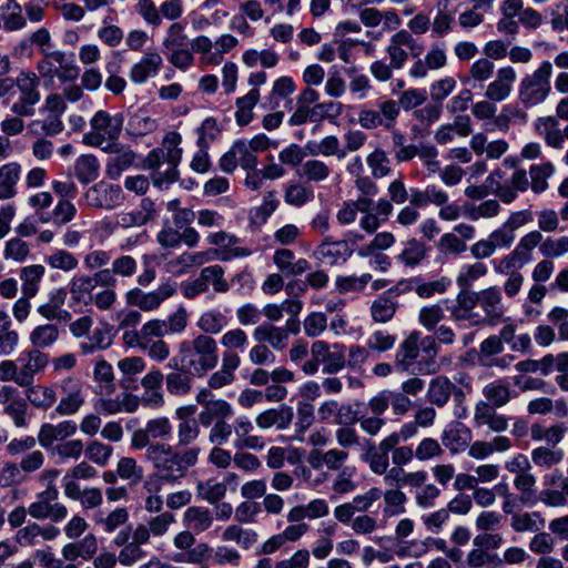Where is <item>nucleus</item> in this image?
Wrapping results in <instances>:
<instances>
[{
  "label": "nucleus",
  "instance_id": "f257e3e1",
  "mask_svg": "<svg viewBox=\"0 0 568 568\" xmlns=\"http://www.w3.org/2000/svg\"><path fill=\"white\" fill-rule=\"evenodd\" d=\"M132 449H145L143 457L160 478L168 484H175L182 479L185 467L195 459L196 450L180 452L171 444L152 442L146 427L135 429L131 435Z\"/></svg>",
  "mask_w": 568,
  "mask_h": 568
},
{
  "label": "nucleus",
  "instance_id": "f03ea898",
  "mask_svg": "<svg viewBox=\"0 0 568 568\" xmlns=\"http://www.w3.org/2000/svg\"><path fill=\"white\" fill-rule=\"evenodd\" d=\"M124 120L122 112L112 114L106 110L97 111L90 119L91 130L83 135V143L104 152L112 151L122 133Z\"/></svg>",
  "mask_w": 568,
  "mask_h": 568
},
{
  "label": "nucleus",
  "instance_id": "7ed1b4c3",
  "mask_svg": "<svg viewBox=\"0 0 568 568\" xmlns=\"http://www.w3.org/2000/svg\"><path fill=\"white\" fill-rule=\"evenodd\" d=\"M551 75L552 64L546 60L534 72L523 77L517 89L519 104L525 109L542 104L551 92Z\"/></svg>",
  "mask_w": 568,
  "mask_h": 568
},
{
  "label": "nucleus",
  "instance_id": "20e7f679",
  "mask_svg": "<svg viewBox=\"0 0 568 568\" xmlns=\"http://www.w3.org/2000/svg\"><path fill=\"white\" fill-rule=\"evenodd\" d=\"M311 356L312 358L302 365V371L306 375L316 374L321 364L324 374H336L346 365V348L339 343L329 345L325 341H316L311 346Z\"/></svg>",
  "mask_w": 568,
  "mask_h": 568
},
{
  "label": "nucleus",
  "instance_id": "39448f33",
  "mask_svg": "<svg viewBox=\"0 0 568 568\" xmlns=\"http://www.w3.org/2000/svg\"><path fill=\"white\" fill-rule=\"evenodd\" d=\"M373 206V199L366 196L344 201L336 212V221L341 226H348L354 224L358 213H362L359 227L366 233L373 234L378 230L377 216L372 215Z\"/></svg>",
  "mask_w": 568,
  "mask_h": 568
},
{
  "label": "nucleus",
  "instance_id": "423d86ee",
  "mask_svg": "<svg viewBox=\"0 0 568 568\" xmlns=\"http://www.w3.org/2000/svg\"><path fill=\"white\" fill-rule=\"evenodd\" d=\"M37 70L44 79L58 78L62 82L73 81L79 75L73 55L63 51L45 52L38 61Z\"/></svg>",
  "mask_w": 568,
  "mask_h": 568
},
{
  "label": "nucleus",
  "instance_id": "0eeeda50",
  "mask_svg": "<svg viewBox=\"0 0 568 568\" xmlns=\"http://www.w3.org/2000/svg\"><path fill=\"white\" fill-rule=\"evenodd\" d=\"M14 87L18 88L19 98L12 103L11 112L20 116L33 115L34 106L41 99L39 77L34 72L22 71L16 77Z\"/></svg>",
  "mask_w": 568,
  "mask_h": 568
},
{
  "label": "nucleus",
  "instance_id": "6e6552de",
  "mask_svg": "<svg viewBox=\"0 0 568 568\" xmlns=\"http://www.w3.org/2000/svg\"><path fill=\"white\" fill-rule=\"evenodd\" d=\"M28 514L36 520L50 519L60 523L68 517V507L59 501L57 487H47L36 495L34 500L28 506Z\"/></svg>",
  "mask_w": 568,
  "mask_h": 568
},
{
  "label": "nucleus",
  "instance_id": "1a4fd4ad",
  "mask_svg": "<svg viewBox=\"0 0 568 568\" xmlns=\"http://www.w3.org/2000/svg\"><path fill=\"white\" fill-rule=\"evenodd\" d=\"M178 291V284L172 281L161 283L155 290L145 292L139 287L129 290L124 297L129 306L142 312H154L162 303L172 297Z\"/></svg>",
  "mask_w": 568,
  "mask_h": 568
},
{
  "label": "nucleus",
  "instance_id": "9d476101",
  "mask_svg": "<svg viewBox=\"0 0 568 568\" xmlns=\"http://www.w3.org/2000/svg\"><path fill=\"white\" fill-rule=\"evenodd\" d=\"M424 51V45L406 29L397 30L389 39L386 52L392 65L399 70L408 59V54L418 58Z\"/></svg>",
  "mask_w": 568,
  "mask_h": 568
},
{
  "label": "nucleus",
  "instance_id": "9b49d317",
  "mask_svg": "<svg viewBox=\"0 0 568 568\" xmlns=\"http://www.w3.org/2000/svg\"><path fill=\"white\" fill-rule=\"evenodd\" d=\"M181 142L182 136L175 131L166 133L163 138L161 146L159 148L162 149L165 152L166 158H169V169L163 170V173H158L153 178L155 185L162 186L163 184H171L178 180V166L183 154V150L180 146Z\"/></svg>",
  "mask_w": 568,
  "mask_h": 568
},
{
  "label": "nucleus",
  "instance_id": "f8f14e48",
  "mask_svg": "<svg viewBox=\"0 0 568 568\" xmlns=\"http://www.w3.org/2000/svg\"><path fill=\"white\" fill-rule=\"evenodd\" d=\"M84 197L90 206L112 210L122 204L124 194L120 185L100 181L88 189Z\"/></svg>",
  "mask_w": 568,
  "mask_h": 568
},
{
  "label": "nucleus",
  "instance_id": "ddd939ff",
  "mask_svg": "<svg viewBox=\"0 0 568 568\" xmlns=\"http://www.w3.org/2000/svg\"><path fill=\"white\" fill-rule=\"evenodd\" d=\"M426 397L432 405L442 408L450 397L454 402H460L465 398V393L446 376H437L429 382Z\"/></svg>",
  "mask_w": 568,
  "mask_h": 568
},
{
  "label": "nucleus",
  "instance_id": "4468645a",
  "mask_svg": "<svg viewBox=\"0 0 568 568\" xmlns=\"http://www.w3.org/2000/svg\"><path fill=\"white\" fill-rule=\"evenodd\" d=\"M498 407L489 403L477 402L474 407V426L477 428L486 427L493 433H503L509 427V418L498 413Z\"/></svg>",
  "mask_w": 568,
  "mask_h": 568
},
{
  "label": "nucleus",
  "instance_id": "2eb2a0df",
  "mask_svg": "<svg viewBox=\"0 0 568 568\" xmlns=\"http://www.w3.org/2000/svg\"><path fill=\"white\" fill-rule=\"evenodd\" d=\"M478 305L485 314L484 323L497 324L506 312L499 287L489 286L476 292Z\"/></svg>",
  "mask_w": 568,
  "mask_h": 568
},
{
  "label": "nucleus",
  "instance_id": "dca6fc26",
  "mask_svg": "<svg viewBox=\"0 0 568 568\" xmlns=\"http://www.w3.org/2000/svg\"><path fill=\"white\" fill-rule=\"evenodd\" d=\"M517 79L516 70L510 67H503L497 70L495 79L488 83L485 90V98L495 103L507 100Z\"/></svg>",
  "mask_w": 568,
  "mask_h": 568
},
{
  "label": "nucleus",
  "instance_id": "f3484780",
  "mask_svg": "<svg viewBox=\"0 0 568 568\" xmlns=\"http://www.w3.org/2000/svg\"><path fill=\"white\" fill-rule=\"evenodd\" d=\"M60 387L63 397L55 407V413L61 416L75 414L84 404L81 382L73 377H67L61 382Z\"/></svg>",
  "mask_w": 568,
  "mask_h": 568
},
{
  "label": "nucleus",
  "instance_id": "a211bd4d",
  "mask_svg": "<svg viewBox=\"0 0 568 568\" xmlns=\"http://www.w3.org/2000/svg\"><path fill=\"white\" fill-rule=\"evenodd\" d=\"M234 433L233 446L237 450L251 449L261 450L265 447L263 437L253 435L254 426L247 416H239L232 424Z\"/></svg>",
  "mask_w": 568,
  "mask_h": 568
},
{
  "label": "nucleus",
  "instance_id": "6ab92c4d",
  "mask_svg": "<svg viewBox=\"0 0 568 568\" xmlns=\"http://www.w3.org/2000/svg\"><path fill=\"white\" fill-rule=\"evenodd\" d=\"M199 435L200 426L195 419H183L179 422L176 427L178 444L172 446L179 449L180 452L196 450L195 459L192 458L191 460L194 462H192V464L185 467L184 473L182 475V479L186 476L189 469L194 467L199 462L201 448L197 446H191L199 438Z\"/></svg>",
  "mask_w": 568,
  "mask_h": 568
},
{
  "label": "nucleus",
  "instance_id": "aec40b11",
  "mask_svg": "<svg viewBox=\"0 0 568 568\" xmlns=\"http://www.w3.org/2000/svg\"><path fill=\"white\" fill-rule=\"evenodd\" d=\"M151 534L145 524H139L131 531V541L121 549L119 561L123 566H131L145 556L142 546L149 544Z\"/></svg>",
  "mask_w": 568,
  "mask_h": 568
},
{
  "label": "nucleus",
  "instance_id": "412c9836",
  "mask_svg": "<svg viewBox=\"0 0 568 568\" xmlns=\"http://www.w3.org/2000/svg\"><path fill=\"white\" fill-rule=\"evenodd\" d=\"M504 352V343L497 335L485 338L479 345L478 363L483 367H499L505 369L509 366L513 356L496 357Z\"/></svg>",
  "mask_w": 568,
  "mask_h": 568
},
{
  "label": "nucleus",
  "instance_id": "4be33fe9",
  "mask_svg": "<svg viewBox=\"0 0 568 568\" xmlns=\"http://www.w3.org/2000/svg\"><path fill=\"white\" fill-rule=\"evenodd\" d=\"M447 64L446 50L440 45H432L423 59L418 58L410 67L408 74L413 79H424L429 71L444 68Z\"/></svg>",
  "mask_w": 568,
  "mask_h": 568
},
{
  "label": "nucleus",
  "instance_id": "5701e85b",
  "mask_svg": "<svg viewBox=\"0 0 568 568\" xmlns=\"http://www.w3.org/2000/svg\"><path fill=\"white\" fill-rule=\"evenodd\" d=\"M352 250L344 240L325 239L314 251V256L327 265H339L352 256Z\"/></svg>",
  "mask_w": 568,
  "mask_h": 568
},
{
  "label": "nucleus",
  "instance_id": "b1692460",
  "mask_svg": "<svg viewBox=\"0 0 568 568\" xmlns=\"http://www.w3.org/2000/svg\"><path fill=\"white\" fill-rule=\"evenodd\" d=\"M163 64V59L155 51L145 52L139 61L133 63L130 69L129 78L135 84H142L150 78L159 74Z\"/></svg>",
  "mask_w": 568,
  "mask_h": 568
},
{
  "label": "nucleus",
  "instance_id": "393cba45",
  "mask_svg": "<svg viewBox=\"0 0 568 568\" xmlns=\"http://www.w3.org/2000/svg\"><path fill=\"white\" fill-rule=\"evenodd\" d=\"M158 122L142 108L130 106L126 110L125 132L131 138H141L154 132Z\"/></svg>",
  "mask_w": 568,
  "mask_h": 568
},
{
  "label": "nucleus",
  "instance_id": "a878e982",
  "mask_svg": "<svg viewBox=\"0 0 568 568\" xmlns=\"http://www.w3.org/2000/svg\"><path fill=\"white\" fill-rule=\"evenodd\" d=\"M484 399L479 402L489 403L494 407L503 408L516 396V392L505 378H498L487 383L481 388Z\"/></svg>",
  "mask_w": 568,
  "mask_h": 568
},
{
  "label": "nucleus",
  "instance_id": "bb28decb",
  "mask_svg": "<svg viewBox=\"0 0 568 568\" xmlns=\"http://www.w3.org/2000/svg\"><path fill=\"white\" fill-rule=\"evenodd\" d=\"M478 305L476 292L462 290L456 296V305L450 310V317L455 322L469 321L473 325L484 323L474 312Z\"/></svg>",
  "mask_w": 568,
  "mask_h": 568
},
{
  "label": "nucleus",
  "instance_id": "cd10ccee",
  "mask_svg": "<svg viewBox=\"0 0 568 568\" xmlns=\"http://www.w3.org/2000/svg\"><path fill=\"white\" fill-rule=\"evenodd\" d=\"M78 426L73 420H63L58 424L45 423L38 433V442L43 448H50L54 442H62L73 436Z\"/></svg>",
  "mask_w": 568,
  "mask_h": 568
},
{
  "label": "nucleus",
  "instance_id": "c85d7f7f",
  "mask_svg": "<svg viewBox=\"0 0 568 568\" xmlns=\"http://www.w3.org/2000/svg\"><path fill=\"white\" fill-rule=\"evenodd\" d=\"M348 459L347 450L331 448L328 450H312L308 454L307 463L313 469L326 467L328 470L339 471Z\"/></svg>",
  "mask_w": 568,
  "mask_h": 568
},
{
  "label": "nucleus",
  "instance_id": "c756f323",
  "mask_svg": "<svg viewBox=\"0 0 568 568\" xmlns=\"http://www.w3.org/2000/svg\"><path fill=\"white\" fill-rule=\"evenodd\" d=\"M215 250L183 252L169 262V268L175 274H184L193 267H200L215 258Z\"/></svg>",
  "mask_w": 568,
  "mask_h": 568
},
{
  "label": "nucleus",
  "instance_id": "7c9ffc66",
  "mask_svg": "<svg viewBox=\"0 0 568 568\" xmlns=\"http://www.w3.org/2000/svg\"><path fill=\"white\" fill-rule=\"evenodd\" d=\"M294 417L293 409L290 406L282 405L277 408H271L261 412L255 417L256 426L262 429L276 427L277 429H286Z\"/></svg>",
  "mask_w": 568,
  "mask_h": 568
},
{
  "label": "nucleus",
  "instance_id": "2f4dec72",
  "mask_svg": "<svg viewBox=\"0 0 568 568\" xmlns=\"http://www.w3.org/2000/svg\"><path fill=\"white\" fill-rule=\"evenodd\" d=\"M440 439L452 454H458L469 446L471 430L462 423H453L444 429Z\"/></svg>",
  "mask_w": 568,
  "mask_h": 568
},
{
  "label": "nucleus",
  "instance_id": "473e14b6",
  "mask_svg": "<svg viewBox=\"0 0 568 568\" xmlns=\"http://www.w3.org/2000/svg\"><path fill=\"white\" fill-rule=\"evenodd\" d=\"M98 550L97 537L92 534L85 535L82 539L68 542L61 549L64 560L74 562L77 559H92Z\"/></svg>",
  "mask_w": 568,
  "mask_h": 568
},
{
  "label": "nucleus",
  "instance_id": "72a5a7b5",
  "mask_svg": "<svg viewBox=\"0 0 568 568\" xmlns=\"http://www.w3.org/2000/svg\"><path fill=\"white\" fill-rule=\"evenodd\" d=\"M49 364V356L39 349H31L27 354L24 363L19 368L20 387L31 386L34 376L42 372Z\"/></svg>",
  "mask_w": 568,
  "mask_h": 568
},
{
  "label": "nucleus",
  "instance_id": "f704fd0d",
  "mask_svg": "<svg viewBox=\"0 0 568 568\" xmlns=\"http://www.w3.org/2000/svg\"><path fill=\"white\" fill-rule=\"evenodd\" d=\"M192 346L205 371L209 372L216 367L219 363L216 341L209 335H197L192 341Z\"/></svg>",
  "mask_w": 568,
  "mask_h": 568
},
{
  "label": "nucleus",
  "instance_id": "c9c22d12",
  "mask_svg": "<svg viewBox=\"0 0 568 568\" xmlns=\"http://www.w3.org/2000/svg\"><path fill=\"white\" fill-rule=\"evenodd\" d=\"M179 365L181 366V369L190 374L203 375L206 373L202 363H199L197 355L195 354V349L192 344L185 342L180 345L179 356L173 357L168 366L170 368L178 369Z\"/></svg>",
  "mask_w": 568,
  "mask_h": 568
},
{
  "label": "nucleus",
  "instance_id": "e433bc0d",
  "mask_svg": "<svg viewBox=\"0 0 568 568\" xmlns=\"http://www.w3.org/2000/svg\"><path fill=\"white\" fill-rule=\"evenodd\" d=\"M220 344L224 348L222 357L231 356L241 364L239 352H243L248 344L247 334L240 327L226 331L220 338Z\"/></svg>",
  "mask_w": 568,
  "mask_h": 568
},
{
  "label": "nucleus",
  "instance_id": "4c0bfd02",
  "mask_svg": "<svg viewBox=\"0 0 568 568\" xmlns=\"http://www.w3.org/2000/svg\"><path fill=\"white\" fill-rule=\"evenodd\" d=\"M253 337L258 343H267L275 351H283L288 344V334L284 327L270 324L257 326Z\"/></svg>",
  "mask_w": 568,
  "mask_h": 568
},
{
  "label": "nucleus",
  "instance_id": "58836bf2",
  "mask_svg": "<svg viewBox=\"0 0 568 568\" xmlns=\"http://www.w3.org/2000/svg\"><path fill=\"white\" fill-rule=\"evenodd\" d=\"M21 165L10 162L0 166V201L13 199L17 195V184L20 180Z\"/></svg>",
  "mask_w": 568,
  "mask_h": 568
},
{
  "label": "nucleus",
  "instance_id": "ea45409f",
  "mask_svg": "<svg viewBox=\"0 0 568 568\" xmlns=\"http://www.w3.org/2000/svg\"><path fill=\"white\" fill-rule=\"evenodd\" d=\"M111 152L114 155L105 164V175L109 179L116 180L134 163L136 154L130 149H114V146H112Z\"/></svg>",
  "mask_w": 568,
  "mask_h": 568
},
{
  "label": "nucleus",
  "instance_id": "a19ab883",
  "mask_svg": "<svg viewBox=\"0 0 568 568\" xmlns=\"http://www.w3.org/2000/svg\"><path fill=\"white\" fill-rule=\"evenodd\" d=\"M418 341V333H412L399 345L395 355V364L400 371H408L417 359L419 355Z\"/></svg>",
  "mask_w": 568,
  "mask_h": 568
},
{
  "label": "nucleus",
  "instance_id": "79ce46f5",
  "mask_svg": "<svg viewBox=\"0 0 568 568\" xmlns=\"http://www.w3.org/2000/svg\"><path fill=\"white\" fill-rule=\"evenodd\" d=\"M24 387L27 388L26 399L28 404L30 403L37 409L48 410L57 402L55 390L51 386L33 385L32 383L31 386Z\"/></svg>",
  "mask_w": 568,
  "mask_h": 568
},
{
  "label": "nucleus",
  "instance_id": "37998d69",
  "mask_svg": "<svg viewBox=\"0 0 568 568\" xmlns=\"http://www.w3.org/2000/svg\"><path fill=\"white\" fill-rule=\"evenodd\" d=\"M294 253L287 248L275 251L273 261L275 265L286 275H300L310 270V263L305 258L293 261Z\"/></svg>",
  "mask_w": 568,
  "mask_h": 568
},
{
  "label": "nucleus",
  "instance_id": "c03bdc74",
  "mask_svg": "<svg viewBox=\"0 0 568 568\" xmlns=\"http://www.w3.org/2000/svg\"><path fill=\"white\" fill-rule=\"evenodd\" d=\"M45 273L43 265L33 264L20 270V280L22 282V295L34 297L40 288V282Z\"/></svg>",
  "mask_w": 568,
  "mask_h": 568
},
{
  "label": "nucleus",
  "instance_id": "a18cd8bd",
  "mask_svg": "<svg viewBox=\"0 0 568 568\" xmlns=\"http://www.w3.org/2000/svg\"><path fill=\"white\" fill-rule=\"evenodd\" d=\"M94 283L90 275L73 276L69 283L71 298L77 304L88 305L93 300Z\"/></svg>",
  "mask_w": 568,
  "mask_h": 568
},
{
  "label": "nucleus",
  "instance_id": "49530a36",
  "mask_svg": "<svg viewBox=\"0 0 568 568\" xmlns=\"http://www.w3.org/2000/svg\"><path fill=\"white\" fill-rule=\"evenodd\" d=\"M240 367L237 359H233L231 356L222 357L221 368L214 372L209 381L207 385L212 389H220L232 384L235 379V371Z\"/></svg>",
  "mask_w": 568,
  "mask_h": 568
},
{
  "label": "nucleus",
  "instance_id": "de8ad7c7",
  "mask_svg": "<svg viewBox=\"0 0 568 568\" xmlns=\"http://www.w3.org/2000/svg\"><path fill=\"white\" fill-rule=\"evenodd\" d=\"M183 521L196 534L207 530L213 524V516L207 508L192 506L183 515Z\"/></svg>",
  "mask_w": 568,
  "mask_h": 568
},
{
  "label": "nucleus",
  "instance_id": "09e8293b",
  "mask_svg": "<svg viewBox=\"0 0 568 568\" xmlns=\"http://www.w3.org/2000/svg\"><path fill=\"white\" fill-rule=\"evenodd\" d=\"M196 326L202 335L220 334L227 326V317L219 310H207L199 316Z\"/></svg>",
  "mask_w": 568,
  "mask_h": 568
},
{
  "label": "nucleus",
  "instance_id": "8fccbe9b",
  "mask_svg": "<svg viewBox=\"0 0 568 568\" xmlns=\"http://www.w3.org/2000/svg\"><path fill=\"white\" fill-rule=\"evenodd\" d=\"M60 336L59 327L55 324H42L36 326L29 334V341L36 349H43L52 346Z\"/></svg>",
  "mask_w": 568,
  "mask_h": 568
},
{
  "label": "nucleus",
  "instance_id": "3c124183",
  "mask_svg": "<svg viewBox=\"0 0 568 568\" xmlns=\"http://www.w3.org/2000/svg\"><path fill=\"white\" fill-rule=\"evenodd\" d=\"M488 273V267L485 263L476 261L470 264H465L459 270L456 276V284L459 288L469 291V288L481 277Z\"/></svg>",
  "mask_w": 568,
  "mask_h": 568
},
{
  "label": "nucleus",
  "instance_id": "603ef678",
  "mask_svg": "<svg viewBox=\"0 0 568 568\" xmlns=\"http://www.w3.org/2000/svg\"><path fill=\"white\" fill-rule=\"evenodd\" d=\"M112 344V337L106 327L94 328L85 341L79 344V348L83 355H90L98 351H104Z\"/></svg>",
  "mask_w": 568,
  "mask_h": 568
},
{
  "label": "nucleus",
  "instance_id": "864d4df0",
  "mask_svg": "<svg viewBox=\"0 0 568 568\" xmlns=\"http://www.w3.org/2000/svg\"><path fill=\"white\" fill-rule=\"evenodd\" d=\"M100 172V163L92 154H83L79 156L74 164V173L77 179L83 183L89 184L98 179Z\"/></svg>",
  "mask_w": 568,
  "mask_h": 568
},
{
  "label": "nucleus",
  "instance_id": "5fc2aeb1",
  "mask_svg": "<svg viewBox=\"0 0 568 568\" xmlns=\"http://www.w3.org/2000/svg\"><path fill=\"white\" fill-rule=\"evenodd\" d=\"M224 274V268L219 264H214L202 268L199 277L207 290L211 285L215 293H226L230 290V284Z\"/></svg>",
  "mask_w": 568,
  "mask_h": 568
},
{
  "label": "nucleus",
  "instance_id": "6e6d98bb",
  "mask_svg": "<svg viewBox=\"0 0 568 568\" xmlns=\"http://www.w3.org/2000/svg\"><path fill=\"white\" fill-rule=\"evenodd\" d=\"M192 52L199 53L202 65H217L221 63V53L213 51V42L206 36H197L191 42Z\"/></svg>",
  "mask_w": 568,
  "mask_h": 568
},
{
  "label": "nucleus",
  "instance_id": "4d7b16f0",
  "mask_svg": "<svg viewBox=\"0 0 568 568\" xmlns=\"http://www.w3.org/2000/svg\"><path fill=\"white\" fill-rule=\"evenodd\" d=\"M77 214V207L68 200L61 199L55 204L50 215H40L42 223L52 222L57 226H62L71 222Z\"/></svg>",
  "mask_w": 568,
  "mask_h": 568
},
{
  "label": "nucleus",
  "instance_id": "13d9d810",
  "mask_svg": "<svg viewBox=\"0 0 568 568\" xmlns=\"http://www.w3.org/2000/svg\"><path fill=\"white\" fill-rule=\"evenodd\" d=\"M260 100V90H250L236 99L235 119L239 125H247L253 120V109Z\"/></svg>",
  "mask_w": 568,
  "mask_h": 568
},
{
  "label": "nucleus",
  "instance_id": "bf43d9fd",
  "mask_svg": "<svg viewBox=\"0 0 568 568\" xmlns=\"http://www.w3.org/2000/svg\"><path fill=\"white\" fill-rule=\"evenodd\" d=\"M165 386L173 396L187 395L192 388V376L183 369H176L165 375Z\"/></svg>",
  "mask_w": 568,
  "mask_h": 568
},
{
  "label": "nucleus",
  "instance_id": "052dcab7",
  "mask_svg": "<svg viewBox=\"0 0 568 568\" xmlns=\"http://www.w3.org/2000/svg\"><path fill=\"white\" fill-rule=\"evenodd\" d=\"M314 197V191L311 186L302 182H291L285 186L284 201L292 206H303Z\"/></svg>",
  "mask_w": 568,
  "mask_h": 568
},
{
  "label": "nucleus",
  "instance_id": "680f3d73",
  "mask_svg": "<svg viewBox=\"0 0 568 568\" xmlns=\"http://www.w3.org/2000/svg\"><path fill=\"white\" fill-rule=\"evenodd\" d=\"M396 308L397 302L388 294H383L373 301L371 315L376 323H387L394 317Z\"/></svg>",
  "mask_w": 568,
  "mask_h": 568
},
{
  "label": "nucleus",
  "instance_id": "e2e57ef3",
  "mask_svg": "<svg viewBox=\"0 0 568 568\" xmlns=\"http://www.w3.org/2000/svg\"><path fill=\"white\" fill-rule=\"evenodd\" d=\"M449 0H438L436 2V16L432 22V30L436 37H443L452 30L454 22V12L448 10Z\"/></svg>",
  "mask_w": 568,
  "mask_h": 568
},
{
  "label": "nucleus",
  "instance_id": "0e129e2a",
  "mask_svg": "<svg viewBox=\"0 0 568 568\" xmlns=\"http://www.w3.org/2000/svg\"><path fill=\"white\" fill-rule=\"evenodd\" d=\"M426 246L416 239H410L405 243V247L397 255V261L407 267L418 265L426 257Z\"/></svg>",
  "mask_w": 568,
  "mask_h": 568
},
{
  "label": "nucleus",
  "instance_id": "69168bd1",
  "mask_svg": "<svg viewBox=\"0 0 568 568\" xmlns=\"http://www.w3.org/2000/svg\"><path fill=\"white\" fill-rule=\"evenodd\" d=\"M0 18L3 22V28L9 32L21 30L27 24V19L22 14V7L20 4L0 6Z\"/></svg>",
  "mask_w": 568,
  "mask_h": 568
},
{
  "label": "nucleus",
  "instance_id": "338daca9",
  "mask_svg": "<svg viewBox=\"0 0 568 568\" xmlns=\"http://www.w3.org/2000/svg\"><path fill=\"white\" fill-rule=\"evenodd\" d=\"M113 452L114 449L112 446L100 440L89 442L84 449L87 459L99 467H105L109 465Z\"/></svg>",
  "mask_w": 568,
  "mask_h": 568
},
{
  "label": "nucleus",
  "instance_id": "774afa93",
  "mask_svg": "<svg viewBox=\"0 0 568 568\" xmlns=\"http://www.w3.org/2000/svg\"><path fill=\"white\" fill-rule=\"evenodd\" d=\"M197 496L210 504L221 500L226 494V484L214 478L199 481L196 484Z\"/></svg>",
  "mask_w": 568,
  "mask_h": 568
}]
</instances>
